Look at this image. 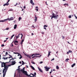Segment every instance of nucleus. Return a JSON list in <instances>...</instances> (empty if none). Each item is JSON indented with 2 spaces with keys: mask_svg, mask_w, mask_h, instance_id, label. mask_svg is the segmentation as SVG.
<instances>
[{
  "mask_svg": "<svg viewBox=\"0 0 77 77\" xmlns=\"http://www.w3.org/2000/svg\"><path fill=\"white\" fill-rule=\"evenodd\" d=\"M34 74L35 75H36V72H35L34 73Z\"/></svg>",
  "mask_w": 77,
  "mask_h": 77,
  "instance_id": "obj_48",
  "label": "nucleus"
},
{
  "mask_svg": "<svg viewBox=\"0 0 77 77\" xmlns=\"http://www.w3.org/2000/svg\"><path fill=\"white\" fill-rule=\"evenodd\" d=\"M23 42H21L20 44H21V45H23Z\"/></svg>",
  "mask_w": 77,
  "mask_h": 77,
  "instance_id": "obj_52",
  "label": "nucleus"
},
{
  "mask_svg": "<svg viewBox=\"0 0 77 77\" xmlns=\"http://www.w3.org/2000/svg\"><path fill=\"white\" fill-rule=\"evenodd\" d=\"M68 18H71V15H70L68 17Z\"/></svg>",
  "mask_w": 77,
  "mask_h": 77,
  "instance_id": "obj_29",
  "label": "nucleus"
},
{
  "mask_svg": "<svg viewBox=\"0 0 77 77\" xmlns=\"http://www.w3.org/2000/svg\"><path fill=\"white\" fill-rule=\"evenodd\" d=\"M14 44L15 45H18V44H17L15 43H14Z\"/></svg>",
  "mask_w": 77,
  "mask_h": 77,
  "instance_id": "obj_60",
  "label": "nucleus"
},
{
  "mask_svg": "<svg viewBox=\"0 0 77 77\" xmlns=\"http://www.w3.org/2000/svg\"><path fill=\"white\" fill-rule=\"evenodd\" d=\"M40 63H43V62L42 61H41L39 62Z\"/></svg>",
  "mask_w": 77,
  "mask_h": 77,
  "instance_id": "obj_46",
  "label": "nucleus"
},
{
  "mask_svg": "<svg viewBox=\"0 0 77 77\" xmlns=\"http://www.w3.org/2000/svg\"><path fill=\"white\" fill-rule=\"evenodd\" d=\"M8 19H5L3 20H0V22H5V21H8Z\"/></svg>",
  "mask_w": 77,
  "mask_h": 77,
  "instance_id": "obj_9",
  "label": "nucleus"
},
{
  "mask_svg": "<svg viewBox=\"0 0 77 77\" xmlns=\"http://www.w3.org/2000/svg\"><path fill=\"white\" fill-rule=\"evenodd\" d=\"M31 67L32 69H33V70H35V68L32 66H31Z\"/></svg>",
  "mask_w": 77,
  "mask_h": 77,
  "instance_id": "obj_16",
  "label": "nucleus"
},
{
  "mask_svg": "<svg viewBox=\"0 0 77 77\" xmlns=\"http://www.w3.org/2000/svg\"><path fill=\"white\" fill-rule=\"evenodd\" d=\"M36 10L37 11H38V7H35Z\"/></svg>",
  "mask_w": 77,
  "mask_h": 77,
  "instance_id": "obj_17",
  "label": "nucleus"
},
{
  "mask_svg": "<svg viewBox=\"0 0 77 77\" xmlns=\"http://www.w3.org/2000/svg\"><path fill=\"white\" fill-rule=\"evenodd\" d=\"M44 27H48V26L46 25H44Z\"/></svg>",
  "mask_w": 77,
  "mask_h": 77,
  "instance_id": "obj_32",
  "label": "nucleus"
},
{
  "mask_svg": "<svg viewBox=\"0 0 77 77\" xmlns=\"http://www.w3.org/2000/svg\"><path fill=\"white\" fill-rule=\"evenodd\" d=\"M18 3H16V5H18Z\"/></svg>",
  "mask_w": 77,
  "mask_h": 77,
  "instance_id": "obj_63",
  "label": "nucleus"
},
{
  "mask_svg": "<svg viewBox=\"0 0 77 77\" xmlns=\"http://www.w3.org/2000/svg\"><path fill=\"white\" fill-rule=\"evenodd\" d=\"M22 65H24V63H22Z\"/></svg>",
  "mask_w": 77,
  "mask_h": 77,
  "instance_id": "obj_62",
  "label": "nucleus"
},
{
  "mask_svg": "<svg viewBox=\"0 0 77 77\" xmlns=\"http://www.w3.org/2000/svg\"><path fill=\"white\" fill-rule=\"evenodd\" d=\"M53 18H54V17L53 16H53H52V17H51V19L52 20Z\"/></svg>",
  "mask_w": 77,
  "mask_h": 77,
  "instance_id": "obj_40",
  "label": "nucleus"
},
{
  "mask_svg": "<svg viewBox=\"0 0 77 77\" xmlns=\"http://www.w3.org/2000/svg\"><path fill=\"white\" fill-rule=\"evenodd\" d=\"M9 11H13V10H12V9H10V10H9Z\"/></svg>",
  "mask_w": 77,
  "mask_h": 77,
  "instance_id": "obj_54",
  "label": "nucleus"
},
{
  "mask_svg": "<svg viewBox=\"0 0 77 77\" xmlns=\"http://www.w3.org/2000/svg\"><path fill=\"white\" fill-rule=\"evenodd\" d=\"M22 63H24V61H22Z\"/></svg>",
  "mask_w": 77,
  "mask_h": 77,
  "instance_id": "obj_55",
  "label": "nucleus"
},
{
  "mask_svg": "<svg viewBox=\"0 0 77 77\" xmlns=\"http://www.w3.org/2000/svg\"><path fill=\"white\" fill-rule=\"evenodd\" d=\"M20 35H21V34H19L17 36H16V38L17 39V38H18L20 37Z\"/></svg>",
  "mask_w": 77,
  "mask_h": 77,
  "instance_id": "obj_14",
  "label": "nucleus"
},
{
  "mask_svg": "<svg viewBox=\"0 0 77 77\" xmlns=\"http://www.w3.org/2000/svg\"><path fill=\"white\" fill-rule=\"evenodd\" d=\"M20 71L22 72L23 73L26 75H28L27 71L24 70H21Z\"/></svg>",
  "mask_w": 77,
  "mask_h": 77,
  "instance_id": "obj_3",
  "label": "nucleus"
},
{
  "mask_svg": "<svg viewBox=\"0 0 77 77\" xmlns=\"http://www.w3.org/2000/svg\"><path fill=\"white\" fill-rule=\"evenodd\" d=\"M62 39H65V37L64 36H63V35L62 36Z\"/></svg>",
  "mask_w": 77,
  "mask_h": 77,
  "instance_id": "obj_35",
  "label": "nucleus"
},
{
  "mask_svg": "<svg viewBox=\"0 0 77 77\" xmlns=\"http://www.w3.org/2000/svg\"><path fill=\"white\" fill-rule=\"evenodd\" d=\"M9 21H11V20H14V17H10L9 19L8 18Z\"/></svg>",
  "mask_w": 77,
  "mask_h": 77,
  "instance_id": "obj_8",
  "label": "nucleus"
},
{
  "mask_svg": "<svg viewBox=\"0 0 77 77\" xmlns=\"http://www.w3.org/2000/svg\"><path fill=\"white\" fill-rule=\"evenodd\" d=\"M24 9H26V6H24Z\"/></svg>",
  "mask_w": 77,
  "mask_h": 77,
  "instance_id": "obj_59",
  "label": "nucleus"
},
{
  "mask_svg": "<svg viewBox=\"0 0 77 77\" xmlns=\"http://www.w3.org/2000/svg\"><path fill=\"white\" fill-rule=\"evenodd\" d=\"M0 63H1V67L3 68V67H4V69H3V77H5L6 75V72H7V70L9 68V66H11V65H14L15 64V61L14 60V61H11V65H9L8 66L6 65V63H4V62H2V61H0Z\"/></svg>",
  "mask_w": 77,
  "mask_h": 77,
  "instance_id": "obj_1",
  "label": "nucleus"
},
{
  "mask_svg": "<svg viewBox=\"0 0 77 77\" xmlns=\"http://www.w3.org/2000/svg\"><path fill=\"white\" fill-rule=\"evenodd\" d=\"M17 24L15 25L14 26V29H17Z\"/></svg>",
  "mask_w": 77,
  "mask_h": 77,
  "instance_id": "obj_13",
  "label": "nucleus"
},
{
  "mask_svg": "<svg viewBox=\"0 0 77 77\" xmlns=\"http://www.w3.org/2000/svg\"><path fill=\"white\" fill-rule=\"evenodd\" d=\"M9 28H6V29H5V30H9Z\"/></svg>",
  "mask_w": 77,
  "mask_h": 77,
  "instance_id": "obj_34",
  "label": "nucleus"
},
{
  "mask_svg": "<svg viewBox=\"0 0 77 77\" xmlns=\"http://www.w3.org/2000/svg\"><path fill=\"white\" fill-rule=\"evenodd\" d=\"M41 33H42V34H44V32H41Z\"/></svg>",
  "mask_w": 77,
  "mask_h": 77,
  "instance_id": "obj_41",
  "label": "nucleus"
},
{
  "mask_svg": "<svg viewBox=\"0 0 77 77\" xmlns=\"http://www.w3.org/2000/svg\"><path fill=\"white\" fill-rule=\"evenodd\" d=\"M54 60V58H53V59H52L51 60V61H52V60Z\"/></svg>",
  "mask_w": 77,
  "mask_h": 77,
  "instance_id": "obj_50",
  "label": "nucleus"
},
{
  "mask_svg": "<svg viewBox=\"0 0 77 77\" xmlns=\"http://www.w3.org/2000/svg\"><path fill=\"white\" fill-rule=\"evenodd\" d=\"M74 16H75V17L76 19H77V16H75V14L74 15Z\"/></svg>",
  "mask_w": 77,
  "mask_h": 77,
  "instance_id": "obj_36",
  "label": "nucleus"
},
{
  "mask_svg": "<svg viewBox=\"0 0 77 77\" xmlns=\"http://www.w3.org/2000/svg\"><path fill=\"white\" fill-rule=\"evenodd\" d=\"M31 27H32V28H33V29H35V26H34L32 25V26Z\"/></svg>",
  "mask_w": 77,
  "mask_h": 77,
  "instance_id": "obj_33",
  "label": "nucleus"
},
{
  "mask_svg": "<svg viewBox=\"0 0 77 77\" xmlns=\"http://www.w3.org/2000/svg\"><path fill=\"white\" fill-rule=\"evenodd\" d=\"M13 43V42L12 43H11V47H13L14 46V45L12 44Z\"/></svg>",
  "mask_w": 77,
  "mask_h": 77,
  "instance_id": "obj_24",
  "label": "nucleus"
},
{
  "mask_svg": "<svg viewBox=\"0 0 77 77\" xmlns=\"http://www.w3.org/2000/svg\"><path fill=\"white\" fill-rule=\"evenodd\" d=\"M5 54H8V52H6L5 53Z\"/></svg>",
  "mask_w": 77,
  "mask_h": 77,
  "instance_id": "obj_49",
  "label": "nucleus"
},
{
  "mask_svg": "<svg viewBox=\"0 0 77 77\" xmlns=\"http://www.w3.org/2000/svg\"><path fill=\"white\" fill-rule=\"evenodd\" d=\"M44 29H45L46 30H47V29H46V28L45 27H44Z\"/></svg>",
  "mask_w": 77,
  "mask_h": 77,
  "instance_id": "obj_47",
  "label": "nucleus"
},
{
  "mask_svg": "<svg viewBox=\"0 0 77 77\" xmlns=\"http://www.w3.org/2000/svg\"><path fill=\"white\" fill-rule=\"evenodd\" d=\"M72 51L71 50H69L68 52H67V54H69L70 53H72Z\"/></svg>",
  "mask_w": 77,
  "mask_h": 77,
  "instance_id": "obj_12",
  "label": "nucleus"
},
{
  "mask_svg": "<svg viewBox=\"0 0 77 77\" xmlns=\"http://www.w3.org/2000/svg\"><path fill=\"white\" fill-rule=\"evenodd\" d=\"M16 53V52H15L14 53V54H17V53Z\"/></svg>",
  "mask_w": 77,
  "mask_h": 77,
  "instance_id": "obj_61",
  "label": "nucleus"
},
{
  "mask_svg": "<svg viewBox=\"0 0 77 77\" xmlns=\"http://www.w3.org/2000/svg\"><path fill=\"white\" fill-rule=\"evenodd\" d=\"M25 55L26 56H27V57H28L29 58V59H32V58H31V57H32V56H34V55H35V56H37V55H40V54H32V55H27L26 54H25Z\"/></svg>",
  "mask_w": 77,
  "mask_h": 77,
  "instance_id": "obj_2",
  "label": "nucleus"
},
{
  "mask_svg": "<svg viewBox=\"0 0 77 77\" xmlns=\"http://www.w3.org/2000/svg\"><path fill=\"white\" fill-rule=\"evenodd\" d=\"M15 36V35H13L12 36H11V38H10V39H12V38L14 37Z\"/></svg>",
  "mask_w": 77,
  "mask_h": 77,
  "instance_id": "obj_20",
  "label": "nucleus"
},
{
  "mask_svg": "<svg viewBox=\"0 0 77 77\" xmlns=\"http://www.w3.org/2000/svg\"><path fill=\"white\" fill-rule=\"evenodd\" d=\"M51 72H50V74H51Z\"/></svg>",
  "mask_w": 77,
  "mask_h": 77,
  "instance_id": "obj_64",
  "label": "nucleus"
},
{
  "mask_svg": "<svg viewBox=\"0 0 77 77\" xmlns=\"http://www.w3.org/2000/svg\"><path fill=\"white\" fill-rule=\"evenodd\" d=\"M36 15H35V19H34V20H35V22H36V21H37V18L38 17H36Z\"/></svg>",
  "mask_w": 77,
  "mask_h": 77,
  "instance_id": "obj_10",
  "label": "nucleus"
},
{
  "mask_svg": "<svg viewBox=\"0 0 77 77\" xmlns=\"http://www.w3.org/2000/svg\"><path fill=\"white\" fill-rule=\"evenodd\" d=\"M56 68L58 69H59V66H56Z\"/></svg>",
  "mask_w": 77,
  "mask_h": 77,
  "instance_id": "obj_23",
  "label": "nucleus"
},
{
  "mask_svg": "<svg viewBox=\"0 0 77 77\" xmlns=\"http://www.w3.org/2000/svg\"><path fill=\"white\" fill-rule=\"evenodd\" d=\"M8 57H7V58H3V59H4V60H6V59H8Z\"/></svg>",
  "mask_w": 77,
  "mask_h": 77,
  "instance_id": "obj_27",
  "label": "nucleus"
},
{
  "mask_svg": "<svg viewBox=\"0 0 77 77\" xmlns=\"http://www.w3.org/2000/svg\"><path fill=\"white\" fill-rule=\"evenodd\" d=\"M51 53V52H48V57H49V56L50 55V53Z\"/></svg>",
  "mask_w": 77,
  "mask_h": 77,
  "instance_id": "obj_21",
  "label": "nucleus"
},
{
  "mask_svg": "<svg viewBox=\"0 0 77 77\" xmlns=\"http://www.w3.org/2000/svg\"><path fill=\"white\" fill-rule=\"evenodd\" d=\"M24 69H25V67H24V68H23V69H21V70H24Z\"/></svg>",
  "mask_w": 77,
  "mask_h": 77,
  "instance_id": "obj_45",
  "label": "nucleus"
},
{
  "mask_svg": "<svg viewBox=\"0 0 77 77\" xmlns=\"http://www.w3.org/2000/svg\"><path fill=\"white\" fill-rule=\"evenodd\" d=\"M38 69L39 71H40V72H43V71H42V70L41 69H40L39 67H38Z\"/></svg>",
  "mask_w": 77,
  "mask_h": 77,
  "instance_id": "obj_11",
  "label": "nucleus"
},
{
  "mask_svg": "<svg viewBox=\"0 0 77 77\" xmlns=\"http://www.w3.org/2000/svg\"><path fill=\"white\" fill-rule=\"evenodd\" d=\"M7 41V40H4V42H6Z\"/></svg>",
  "mask_w": 77,
  "mask_h": 77,
  "instance_id": "obj_53",
  "label": "nucleus"
},
{
  "mask_svg": "<svg viewBox=\"0 0 77 77\" xmlns=\"http://www.w3.org/2000/svg\"><path fill=\"white\" fill-rule=\"evenodd\" d=\"M19 63H20V64H21V61H20Z\"/></svg>",
  "mask_w": 77,
  "mask_h": 77,
  "instance_id": "obj_56",
  "label": "nucleus"
},
{
  "mask_svg": "<svg viewBox=\"0 0 77 77\" xmlns=\"http://www.w3.org/2000/svg\"><path fill=\"white\" fill-rule=\"evenodd\" d=\"M31 63L32 64H35V63L34 62H33V61H32Z\"/></svg>",
  "mask_w": 77,
  "mask_h": 77,
  "instance_id": "obj_30",
  "label": "nucleus"
},
{
  "mask_svg": "<svg viewBox=\"0 0 77 77\" xmlns=\"http://www.w3.org/2000/svg\"><path fill=\"white\" fill-rule=\"evenodd\" d=\"M30 3L31 4L32 3H33V0H31L30 1Z\"/></svg>",
  "mask_w": 77,
  "mask_h": 77,
  "instance_id": "obj_26",
  "label": "nucleus"
},
{
  "mask_svg": "<svg viewBox=\"0 0 77 77\" xmlns=\"http://www.w3.org/2000/svg\"><path fill=\"white\" fill-rule=\"evenodd\" d=\"M9 1H10V0H8V2H7L6 3L4 4V6H8V5H9V4L8 3L9 2Z\"/></svg>",
  "mask_w": 77,
  "mask_h": 77,
  "instance_id": "obj_6",
  "label": "nucleus"
},
{
  "mask_svg": "<svg viewBox=\"0 0 77 77\" xmlns=\"http://www.w3.org/2000/svg\"><path fill=\"white\" fill-rule=\"evenodd\" d=\"M21 19H22L21 17H20L19 18V21H20V20H21Z\"/></svg>",
  "mask_w": 77,
  "mask_h": 77,
  "instance_id": "obj_22",
  "label": "nucleus"
},
{
  "mask_svg": "<svg viewBox=\"0 0 77 77\" xmlns=\"http://www.w3.org/2000/svg\"><path fill=\"white\" fill-rule=\"evenodd\" d=\"M31 4L32 5H35V3H31Z\"/></svg>",
  "mask_w": 77,
  "mask_h": 77,
  "instance_id": "obj_37",
  "label": "nucleus"
},
{
  "mask_svg": "<svg viewBox=\"0 0 77 77\" xmlns=\"http://www.w3.org/2000/svg\"><path fill=\"white\" fill-rule=\"evenodd\" d=\"M36 57H41V55L39 56H36Z\"/></svg>",
  "mask_w": 77,
  "mask_h": 77,
  "instance_id": "obj_31",
  "label": "nucleus"
},
{
  "mask_svg": "<svg viewBox=\"0 0 77 77\" xmlns=\"http://www.w3.org/2000/svg\"><path fill=\"white\" fill-rule=\"evenodd\" d=\"M63 6H69V5L68 4L65 3L63 4Z\"/></svg>",
  "mask_w": 77,
  "mask_h": 77,
  "instance_id": "obj_18",
  "label": "nucleus"
},
{
  "mask_svg": "<svg viewBox=\"0 0 77 77\" xmlns=\"http://www.w3.org/2000/svg\"><path fill=\"white\" fill-rule=\"evenodd\" d=\"M18 42L17 41H16L14 42V43H18Z\"/></svg>",
  "mask_w": 77,
  "mask_h": 77,
  "instance_id": "obj_28",
  "label": "nucleus"
},
{
  "mask_svg": "<svg viewBox=\"0 0 77 77\" xmlns=\"http://www.w3.org/2000/svg\"><path fill=\"white\" fill-rule=\"evenodd\" d=\"M17 54H18V56H20V57L19 58V59H21V58H23V57H22V56L21 55V54H20L19 53H17Z\"/></svg>",
  "mask_w": 77,
  "mask_h": 77,
  "instance_id": "obj_7",
  "label": "nucleus"
},
{
  "mask_svg": "<svg viewBox=\"0 0 77 77\" xmlns=\"http://www.w3.org/2000/svg\"><path fill=\"white\" fill-rule=\"evenodd\" d=\"M30 74L32 75H33V76H35V75L31 73Z\"/></svg>",
  "mask_w": 77,
  "mask_h": 77,
  "instance_id": "obj_39",
  "label": "nucleus"
},
{
  "mask_svg": "<svg viewBox=\"0 0 77 77\" xmlns=\"http://www.w3.org/2000/svg\"><path fill=\"white\" fill-rule=\"evenodd\" d=\"M75 63H74V64H73L71 66V67H72V68H73V67H74V66H75Z\"/></svg>",
  "mask_w": 77,
  "mask_h": 77,
  "instance_id": "obj_15",
  "label": "nucleus"
},
{
  "mask_svg": "<svg viewBox=\"0 0 77 77\" xmlns=\"http://www.w3.org/2000/svg\"><path fill=\"white\" fill-rule=\"evenodd\" d=\"M21 42H24V38H23V39L22 40Z\"/></svg>",
  "mask_w": 77,
  "mask_h": 77,
  "instance_id": "obj_38",
  "label": "nucleus"
},
{
  "mask_svg": "<svg viewBox=\"0 0 77 77\" xmlns=\"http://www.w3.org/2000/svg\"><path fill=\"white\" fill-rule=\"evenodd\" d=\"M44 68H45V70L46 71H49V70L50 69V68H49L48 67H47V66L45 67Z\"/></svg>",
  "mask_w": 77,
  "mask_h": 77,
  "instance_id": "obj_5",
  "label": "nucleus"
},
{
  "mask_svg": "<svg viewBox=\"0 0 77 77\" xmlns=\"http://www.w3.org/2000/svg\"><path fill=\"white\" fill-rule=\"evenodd\" d=\"M35 57H36V56H33L32 57V59H33V58H35Z\"/></svg>",
  "mask_w": 77,
  "mask_h": 77,
  "instance_id": "obj_44",
  "label": "nucleus"
},
{
  "mask_svg": "<svg viewBox=\"0 0 77 77\" xmlns=\"http://www.w3.org/2000/svg\"><path fill=\"white\" fill-rule=\"evenodd\" d=\"M4 46H5V45H1V47H4Z\"/></svg>",
  "mask_w": 77,
  "mask_h": 77,
  "instance_id": "obj_43",
  "label": "nucleus"
},
{
  "mask_svg": "<svg viewBox=\"0 0 77 77\" xmlns=\"http://www.w3.org/2000/svg\"><path fill=\"white\" fill-rule=\"evenodd\" d=\"M52 15L53 16L54 18L55 19H57V18H58V17H59V15H58L55 16V14L53 13V14H52Z\"/></svg>",
  "mask_w": 77,
  "mask_h": 77,
  "instance_id": "obj_4",
  "label": "nucleus"
},
{
  "mask_svg": "<svg viewBox=\"0 0 77 77\" xmlns=\"http://www.w3.org/2000/svg\"><path fill=\"white\" fill-rule=\"evenodd\" d=\"M31 35H32V36H33V35L34 34H33V33H32Z\"/></svg>",
  "mask_w": 77,
  "mask_h": 77,
  "instance_id": "obj_57",
  "label": "nucleus"
},
{
  "mask_svg": "<svg viewBox=\"0 0 77 77\" xmlns=\"http://www.w3.org/2000/svg\"><path fill=\"white\" fill-rule=\"evenodd\" d=\"M14 60V58H13L12 57V58L10 60Z\"/></svg>",
  "mask_w": 77,
  "mask_h": 77,
  "instance_id": "obj_42",
  "label": "nucleus"
},
{
  "mask_svg": "<svg viewBox=\"0 0 77 77\" xmlns=\"http://www.w3.org/2000/svg\"><path fill=\"white\" fill-rule=\"evenodd\" d=\"M69 60V59L68 58H67L66 59L65 61H66V62H68V60Z\"/></svg>",
  "mask_w": 77,
  "mask_h": 77,
  "instance_id": "obj_19",
  "label": "nucleus"
},
{
  "mask_svg": "<svg viewBox=\"0 0 77 77\" xmlns=\"http://www.w3.org/2000/svg\"><path fill=\"white\" fill-rule=\"evenodd\" d=\"M45 3H46V4L47 5H48V4L47 3V2H45Z\"/></svg>",
  "mask_w": 77,
  "mask_h": 77,
  "instance_id": "obj_58",
  "label": "nucleus"
},
{
  "mask_svg": "<svg viewBox=\"0 0 77 77\" xmlns=\"http://www.w3.org/2000/svg\"><path fill=\"white\" fill-rule=\"evenodd\" d=\"M20 35H22V36L21 37V39H22V38H23V35L22 34H20Z\"/></svg>",
  "mask_w": 77,
  "mask_h": 77,
  "instance_id": "obj_25",
  "label": "nucleus"
},
{
  "mask_svg": "<svg viewBox=\"0 0 77 77\" xmlns=\"http://www.w3.org/2000/svg\"><path fill=\"white\" fill-rule=\"evenodd\" d=\"M12 58V56H11V57H8V58L9 59H10V58Z\"/></svg>",
  "mask_w": 77,
  "mask_h": 77,
  "instance_id": "obj_51",
  "label": "nucleus"
}]
</instances>
